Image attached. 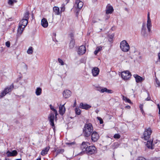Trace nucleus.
Masks as SVG:
<instances>
[{
	"label": "nucleus",
	"mask_w": 160,
	"mask_h": 160,
	"mask_svg": "<svg viewBox=\"0 0 160 160\" xmlns=\"http://www.w3.org/2000/svg\"><path fill=\"white\" fill-rule=\"evenodd\" d=\"M93 131L92 124L91 123H86L83 128L82 133L84 137H88L91 135Z\"/></svg>",
	"instance_id": "nucleus-1"
},
{
	"label": "nucleus",
	"mask_w": 160,
	"mask_h": 160,
	"mask_svg": "<svg viewBox=\"0 0 160 160\" xmlns=\"http://www.w3.org/2000/svg\"><path fill=\"white\" fill-rule=\"evenodd\" d=\"M50 108L53 111V112H51L48 116V120L50 122V124L52 127H54L55 125L54 122V114H55L56 118L58 115L57 111L54 108L53 106L51 105H50Z\"/></svg>",
	"instance_id": "nucleus-2"
},
{
	"label": "nucleus",
	"mask_w": 160,
	"mask_h": 160,
	"mask_svg": "<svg viewBox=\"0 0 160 160\" xmlns=\"http://www.w3.org/2000/svg\"><path fill=\"white\" fill-rule=\"evenodd\" d=\"M120 47L122 50L124 52H127L130 49V46L125 40H123L121 42Z\"/></svg>",
	"instance_id": "nucleus-3"
},
{
	"label": "nucleus",
	"mask_w": 160,
	"mask_h": 160,
	"mask_svg": "<svg viewBox=\"0 0 160 160\" xmlns=\"http://www.w3.org/2000/svg\"><path fill=\"white\" fill-rule=\"evenodd\" d=\"M152 133L151 129L150 128H146L143 133V138L145 140H148L150 137V135Z\"/></svg>",
	"instance_id": "nucleus-4"
},
{
	"label": "nucleus",
	"mask_w": 160,
	"mask_h": 160,
	"mask_svg": "<svg viewBox=\"0 0 160 160\" xmlns=\"http://www.w3.org/2000/svg\"><path fill=\"white\" fill-rule=\"evenodd\" d=\"M13 88L12 85L5 88L4 90L0 93V98L4 96L6 94L11 92Z\"/></svg>",
	"instance_id": "nucleus-5"
},
{
	"label": "nucleus",
	"mask_w": 160,
	"mask_h": 160,
	"mask_svg": "<svg viewBox=\"0 0 160 160\" xmlns=\"http://www.w3.org/2000/svg\"><path fill=\"white\" fill-rule=\"evenodd\" d=\"M131 76L130 73L128 71L122 72L121 73L122 78L124 80H128L130 78Z\"/></svg>",
	"instance_id": "nucleus-6"
},
{
	"label": "nucleus",
	"mask_w": 160,
	"mask_h": 160,
	"mask_svg": "<svg viewBox=\"0 0 160 160\" xmlns=\"http://www.w3.org/2000/svg\"><path fill=\"white\" fill-rule=\"evenodd\" d=\"M96 149V148L94 146H89L87 148L85 152L88 154H92L95 152Z\"/></svg>",
	"instance_id": "nucleus-7"
},
{
	"label": "nucleus",
	"mask_w": 160,
	"mask_h": 160,
	"mask_svg": "<svg viewBox=\"0 0 160 160\" xmlns=\"http://www.w3.org/2000/svg\"><path fill=\"white\" fill-rule=\"evenodd\" d=\"M98 134L95 131H94L91 135V139L92 141L95 142L99 138Z\"/></svg>",
	"instance_id": "nucleus-8"
},
{
	"label": "nucleus",
	"mask_w": 160,
	"mask_h": 160,
	"mask_svg": "<svg viewBox=\"0 0 160 160\" xmlns=\"http://www.w3.org/2000/svg\"><path fill=\"white\" fill-rule=\"evenodd\" d=\"M86 51V47L82 45L79 47L78 53L79 55H82L85 53Z\"/></svg>",
	"instance_id": "nucleus-9"
},
{
	"label": "nucleus",
	"mask_w": 160,
	"mask_h": 160,
	"mask_svg": "<svg viewBox=\"0 0 160 160\" xmlns=\"http://www.w3.org/2000/svg\"><path fill=\"white\" fill-rule=\"evenodd\" d=\"M114 11L113 7L110 4H108L106 8V13L107 14H111Z\"/></svg>",
	"instance_id": "nucleus-10"
},
{
	"label": "nucleus",
	"mask_w": 160,
	"mask_h": 160,
	"mask_svg": "<svg viewBox=\"0 0 160 160\" xmlns=\"http://www.w3.org/2000/svg\"><path fill=\"white\" fill-rule=\"evenodd\" d=\"M147 26L148 32H150L151 31V28L152 27V24L150 18L149 13H148V20L147 21Z\"/></svg>",
	"instance_id": "nucleus-11"
},
{
	"label": "nucleus",
	"mask_w": 160,
	"mask_h": 160,
	"mask_svg": "<svg viewBox=\"0 0 160 160\" xmlns=\"http://www.w3.org/2000/svg\"><path fill=\"white\" fill-rule=\"evenodd\" d=\"M92 72L94 77L97 76L99 73V69L97 67H94L92 69Z\"/></svg>",
	"instance_id": "nucleus-12"
},
{
	"label": "nucleus",
	"mask_w": 160,
	"mask_h": 160,
	"mask_svg": "<svg viewBox=\"0 0 160 160\" xmlns=\"http://www.w3.org/2000/svg\"><path fill=\"white\" fill-rule=\"evenodd\" d=\"M60 105L59 107V112L60 115H63L65 113L66 111V109L64 107V105Z\"/></svg>",
	"instance_id": "nucleus-13"
},
{
	"label": "nucleus",
	"mask_w": 160,
	"mask_h": 160,
	"mask_svg": "<svg viewBox=\"0 0 160 160\" xmlns=\"http://www.w3.org/2000/svg\"><path fill=\"white\" fill-rule=\"evenodd\" d=\"M91 106L85 103L81 102L80 104V108L82 109L88 110L91 108Z\"/></svg>",
	"instance_id": "nucleus-14"
},
{
	"label": "nucleus",
	"mask_w": 160,
	"mask_h": 160,
	"mask_svg": "<svg viewBox=\"0 0 160 160\" xmlns=\"http://www.w3.org/2000/svg\"><path fill=\"white\" fill-rule=\"evenodd\" d=\"M88 143L87 142H83L82 143L81 146V148L82 150V152H85L87 150V148H88V145L87 144Z\"/></svg>",
	"instance_id": "nucleus-15"
},
{
	"label": "nucleus",
	"mask_w": 160,
	"mask_h": 160,
	"mask_svg": "<svg viewBox=\"0 0 160 160\" xmlns=\"http://www.w3.org/2000/svg\"><path fill=\"white\" fill-rule=\"evenodd\" d=\"M18 154L17 152L15 150H13L12 152L8 151L6 152V154L8 157L15 156Z\"/></svg>",
	"instance_id": "nucleus-16"
},
{
	"label": "nucleus",
	"mask_w": 160,
	"mask_h": 160,
	"mask_svg": "<svg viewBox=\"0 0 160 160\" xmlns=\"http://www.w3.org/2000/svg\"><path fill=\"white\" fill-rule=\"evenodd\" d=\"M71 92L70 90H66L64 91L63 96L64 98H68L71 96Z\"/></svg>",
	"instance_id": "nucleus-17"
},
{
	"label": "nucleus",
	"mask_w": 160,
	"mask_h": 160,
	"mask_svg": "<svg viewBox=\"0 0 160 160\" xmlns=\"http://www.w3.org/2000/svg\"><path fill=\"white\" fill-rule=\"evenodd\" d=\"M83 5V2L80 0H76L75 5L79 9L81 8Z\"/></svg>",
	"instance_id": "nucleus-18"
},
{
	"label": "nucleus",
	"mask_w": 160,
	"mask_h": 160,
	"mask_svg": "<svg viewBox=\"0 0 160 160\" xmlns=\"http://www.w3.org/2000/svg\"><path fill=\"white\" fill-rule=\"evenodd\" d=\"M42 26L44 28H47L48 25V23L47 19L45 18L42 19L41 22Z\"/></svg>",
	"instance_id": "nucleus-19"
},
{
	"label": "nucleus",
	"mask_w": 160,
	"mask_h": 160,
	"mask_svg": "<svg viewBox=\"0 0 160 160\" xmlns=\"http://www.w3.org/2000/svg\"><path fill=\"white\" fill-rule=\"evenodd\" d=\"M75 44V40L73 37H71V40L69 43V47L70 49L73 48L74 47Z\"/></svg>",
	"instance_id": "nucleus-20"
},
{
	"label": "nucleus",
	"mask_w": 160,
	"mask_h": 160,
	"mask_svg": "<svg viewBox=\"0 0 160 160\" xmlns=\"http://www.w3.org/2000/svg\"><path fill=\"white\" fill-rule=\"evenodd\" d=\"M28 23V20L23 18L20 22L19 24L25 28Z\"/></svg>",
	"instance_id": "nucleus-21"
},
{
	"label": "nucleus",
	"mask_w": 160,
	"mask_h": 160,
	"mask_svg": "<svg viewBox=\"0 0 160 160\" xmlns=\"http://www.w3.org/2000/svg\"><path fill=\"white\" fill-rule=\"evenodd\" d=\"M134 77L136 79V81L137 82H139L142 81L144 79L143 78L138 75L135 74L133 75Z\"/></svg>",
	"instance_id": "nucleus-22"
},
{
	"label": "nucleus",
	"mask_w": 160,
	"mask_h": 160,
	"mask_svg": "<svg viewBox=\"0 0 160 160\" xmlns=\"http://www.w3.org/2000/svg\"><path fill=\"white\" fill-rule=\"evenodd\" d=\"M53 10L55 15H59L61 13L59 8L58 7L54 6L53 7Z\"/></svg>",
	"instance_id": "nucleus-23"
},
{
	"label": "nucleus",
	"mask_w": 160,
	"mask_h": 160,
	"mask_svg": "<svg viewBox=\"0 0 160 160\" xmlns=\"http://www.w3.org/2000/svg\"><path fill=\"white\" fill-rule=\"evenodd\" d=\"M101 92L103 93L105 92L108 93H112L113 92L112 90L108 89L105 88H103L101 89Z\"/></svg>",
	"instance_id": "nucleus-24"
},
{
	"label": "nucleus",
	"mask_w": 160,
	"mask_h": 160,
	"mask_svg": "<svg viewBox=\"0 0 160 160\" xmlns=\"http://www.w3.org/2000/svg\"><path fill=\"white\" fill-rule=\"evenodd\" d=\"M49 148L46 147L43 149L41 152V154L42 156H44L47 153L48 151L49 150Z\"/></svg>",
	"instance_id": "nucleus-25"
},
{
	"label": "nucleus",
	"mask_w": 160,
	"mask_h": 160,
	"mask_svg": "<svg viewBox=\"0 0 160 160\" xmlns=\"http://www.w3.org/2000/svg\"><path fill=\"white\" fill-rule=\"evenodd\" d=\"M24 28H24V26H22L19 24V26L18 29V33L20 34H21L23 31Z\"/></svg>",
	"instance_id": "nucleus-26"
},
{
	"label": "nucleus",
	"mask_w": 160,
	"mask_h": 160,
	"mask_svg": "<svg viewBox=\"0 0 160 160\" xmlns=\"http://www.w3.org/2000/svg\"><path fill=\"white\" fill-rule=\"evenodd\" d=\"M147 147L149 148L152 149H153V146L152 145V141H148L146 144Z\"/></svg>",
	"instance_id": "nucleus-27"
},
{
	"label": "nucleus",
	"mask_w": 160,
	"mask_h": 160,
	"mask_svg": "<svg viewBox=\"0 0 160 160\" xmlns=\"http://www.w3.org/2000/svg\"><path fill=\"white\" fill-rule=\"evenodd\" d=\"M42 91V89L40 88H37L35 93L37 96H39L41 94Z\"/></svg>",
	"instance_id": "nucleus-28"
},
{
	"label": "nucleus",
	"mask_w": 160,
	"mask_h": 160,
	"mask_svg": "<svg viewBox=\"0 0 160 160\" xmlns=\"http://www.w3.org/2000/svg\"><path fill=\"white\" fill-rule=\"evenodd\" d=\"M29 13L28 11H27L24 14L23 18L28 20L29 19Z\"/></svg>",
	"instance_id": "nucleus-29"
},
{
	"label": "nucleus",
	"mask_w": 160,
	"mask_h": 160,
	"mask_svg": "<svg viewBox=\"0 0 160 160\" xmlns=\"http://www.w3.org/2000/svg\"><path fill=\"white\" fill-rule=\"evenodd\" d=\"M75 112L77 115H79L81 114V111L78 108H76L75 109Z\"/></svg>",
	"instance_id": "nucleus-30"
},
{
	"label": "nucleus",
	"mask_w": 160,
	"mask_h": 160,
	"mask_svg": "<svg viewBox=\"0 0 160 160\" xmlns=\"http://www.w3.org/2000/svg\"><path fill=\"white\" fill-rule=\"evenodd\" d=\"M123 97V99L126 102H128L130 103H132L131 102V101L130 100L126 97H125L124 96H122Z\"/></svg>",
	"instance_id": "nucleus-31"
},
{
	"label": "nucleus",
	"mask_w": 160,
	"mask_h": 160,
	"mask_svg": "<svg viewBox=\"0 0 160 160\" xmlns=\"http://www.w3.org/2000/svg\"><path fill=\"white\" fill-rule=\"evenodd\" d=\"M27 53L29 54H32L33 52V48L31 47H30L28 49Z\"/></svg>",
	"instance_id": "nucleus-32"
},
{
	"label": "nucleus",
	"mask_w": 160,
	"mask_h": 160,
	"mask_svg": "<svg viewBox=\"0 0 160 160\" xmlns=\"http://www.w3.org/2000/svg\"><path fill=\"white\" fill-rule=\"evenodd\" d=\"M113 36L114 35L113 34L109 35L108 36V41L110 42H112V41Z\"/></svg>",
	"instance_id": "nucleus-33"
},
{
	"label": "nucleus",
	"mask_w": 160,
	"mask_h": 160,
	"mask_svg": "<svg viewBox=\"0 0 160 160\" xmlns=\"http://www.w3.org/2000/svg\"><path fill=\"white\" fill-rule=\"evenodd\" d=\"M100 51V47H97L95 51L94 52V54L95 55H96L98 52Z\"/></svg>",
	"instance_id": "nucleus-34"
},
{
	"label": "nucleus",
	"mask_w": 160,
	"mask_h": 160,
	"mask_svg": "<svg viewBox=\"0 0 160 160\" xmlns=\"http://www.w3.org/2000/svg\"><path fill=\"white\" fill-rule=\"evenodd\" d=\"M17 0H9L8 2V3L10 5H12L14 3L17 2Z\"/></svg>",
	"instance_id": "nucleus-35"
},
{
	"label": "nucleus",
	"mask_w": 160,
	"mask_h": 160,
	"mask_svg": "<svg viewBox=\"0 0 160 160\" xmlns=\"http://www.w3.org/2000/svg\"><path fill=\"white\" fill-rule=\"evenodd\" d=\"M143 105L142 104H140V105L139 108H140V110L141 112H142V114L144 115V112L143 109Z\"/></svg>",
	"instance_id": "nucleus-36"
},
{
	"label": "nucleus",
	"mask_w": 160,
	"mask_h": 160,
	"mask_svg": "<svg viewBox=\"0 0 160 160\" xmlns=\"http://www.w3.org/2000/svg\"><path fill=\"white\" fill-rule=\"evenodd\" d=\"M58 62H59V63L61 65H63L65 64V63L63 61L62 59L60 58H58Z\"/></svg>",
	"instance_id": "nucleus-37"
},
{
	"label": "nucleus",
	"mask_w": 160,
	"mask_h": 160,
	"mask_svg": "<svg viewBox=\"0 0 160 160\" xmlns=\"http://www.w3.org/2000/svg\"><path fill=\"white\" fill-rule=\"evenodd\" d=\"M146 30V28H145V25H143L142 29V32H143V34H145V33Z\"/></svg>",
	"instance_id": "nucleus-38"
},
{
	"label": "nucleus",
	"mask_w": 160,
	"mask_h": 160,
	"mask_svg": "<svg viewBox=\"0 0 160 160\" xmlns=\"http://www.w3.org/2000/svg\"><path fill=\"white\" fill-rule=\"evenodd\" d=\"M113 137L115 139H119L120 138V135L118 134H116L114 135Z\"/></svg>",
	"instance_id": "nucleus-39"
},
{
	"label": "nucleus",
	"mask_w": 160,
	"mask_h": 160,
	"mask_svg": "<svg viewBox=\"0 0 160 160\" xmlns=\"http://www.w3.org/2000/svg\"><path fill=\"white\" fill-rule=\"evenodd\" d=\"M64 151L63 149H60L57 150V153L58 154L62 153L64 152Z\"/></svg>",
	"instance_id": "nucleus-40"
},
{
	"label": "nucleus",
	"mask_w": 160,
	"mask_h": 160,
	"mask_svg": "<svg viewBox=\"0 0 160 160\" xmlns=\"http://www.w3.org/2000/svg\"><path fill=\"white\" fill-rule=\"evenodd\" d=\"M94 87L95 89L98 91H99L100 90V87L99 86H98L97 85H95Z\"/></svg>",
	"instance_id": "nucleus-41"
},
{
	"label": "nucleus",
	"mask_w": 160,
	"mask_h": 160,
	"mask_svg": "<svg viewBox=\"0 0 160 160\" xmlns=\"http://www.w3.org/2000/svg\"><path fill=\"white\" fill-rule=\"evenodd\" d=\"M5 45H6V46L7 47H10V42H9V41H8V42H7L6 43H5Z\"/></svg>",
	"instance_id": "nucleus-42"
},
{
	"label": "nucleus",
	"mask_w": 160,
	"mask_h": 160,
	"mask_svg": "<svg viewBox=\"0 0 160 160\" xmlns=\"http://www.w3.org/2000/svg\"><path fill=\"white\" fill-rule=\"evenodd\" d=\"M137 160H146L144 158L142 157H139Z\"/></svg>",
	"instance_id": "nucleus-43"
},
{
	"label": "nucleus",
	"mask_w": 160,
	"mask_h": 160,
	"mask_svg": "<svg viewBox=\"0 0 160 160\" xmlns=\"http://www.w3.org/2000/svg\"><path fill=\"white\" fill-rule=\"evenodd\" d=\"M66 144L67 145H69L70 146V145H72L74 144H75V142H72L71 143L67 142L66 143Z\"/></svg>",
	"instance_id": "nucleus-44"
},
{
	"label": "nucleus",
	"mask_w": 160,
	"mask_h": 160,
	"mask_svg": "<svg viewBox=\"0 0 160 160\" xmlns=\"http://www.w3.org/2000/svg\"><path fill=\"white\" fill-rule=\"evenodd\" d=\"M105 19L107 20L110 17V15H108V14H106L105 15Z\"/></svg>",
	"instance_id": "nucleus-45"
},
{
	"label": "nucleus",
	"mask_w": 160,
	"mask_h": 160,
	"mask_svg": "<svg viewBox=\"0 0 160 160\" xmlns=\"http://www.w3.org/2000/svg\"><path fill=\"white\" fill-rule=\"evenodd\" d=\"M61 11H60V12L61 13L62 12H63L65 10V7L64 6H62V7L61 8Z\"/></svg>",
	"instance_id": "nucleus-46"
},
{
	"label": "nucleus",
	"mask_w": 160,
	"mask_h": 160,
	"mask_svg": "<svg viewBox=\"0 0 160 160\" xmlns=\"http://www.w3.org/2000/svg\"><path fill=\"white\" fill-rule=\"evenodd\" d=\"M76 101L75 100L74 102V104H73V107H74L76 106Z\"/></svg>",
	"instance_id": "nucleus-47"
},
{
	"label": "nucleus",
	"mask_w": 160,
	"mask_h": 160,
	"mask_svg": "<svg viewBox=\"0 0 160 160\" xmlns=\"http://www.w3.org/2000/svg\"><path fill=\"white\" fill-rule=\"evenodd\" d=\"M156 83L157 84V85H158V86H160V83H159V82L158 81H156Z\"/></svg>",
	"instance_id": "nucleus-48"
},
{
	"label": "nucleus",
	"mask_w": 160,
	"mask_h": 160,
	"mask_svg": "<svg viewBox=\"0 0 160 160\" xmlns=\"http://www.w3.org/2000/svg\"><path fill=\"white\" fill-rule=\"evenodd\" d=\"M151 98L150 97H148L146 98V100L147 101H149L150 100Z\"/></svg>",
	"instance_id": "nucleus-49"
},
{
	"label": "nucleus",
	"mask_w": 160,
	"mask_h": 160,
	"mask_svg": "<svg viewBox=\"0 0 160 160\" xmlns=\"http://www.w3.org/2000/svg\"><path fill=\"white\" fill-rule=\"evenodd\" d=\"M103 123V121L102 120L101 118V124H102Z\"/></svg>",
	"instance_id": "nucleus-50"
},
{
	"label": "nucleus",
	"mask_w": 160,
	"mask_h": 160,
	"mask_svg": "<svg viewBox=\"0 0 160 160\" xmlns=\"http://www.w3.org/2000/svg\"><path fill=\"white\" fill-rule=\"evenodd\" d=\"M99 112V110H96L95 111V112L97 114L98 112Z\"/></svg>",
	"instance_id": "nucleus-51"
},
{
	"label": "nucleus",
	"mask_w": 160,
	"mask_h": 160,
	"mask_svg": "<svg viewBox=\"0 0 160 160\" xmlns=\"http://www.w3.org/2000/svg\"><path fill=\"white\" fill-rule=\"evenodd\" d=\"M97 118L98 119V120L100 121V117H97Z\"/></svg>",
	"instance_id": "nucleus-52"
},
{
	"label": "nucleus",
	"mask_w": 160,
	"mask_h": 160,
	"mask_svg": "<svg viewBox=\"0 0 160 160\" xmlns=\"http://www.w3.org/2000/svg\"><path fill=\"white\" fill-rule=\"evenodd\" d=\"M157 106H158V109H159V108H160V105H159V104H158L157 105Z\"/></svg>",
	"instance_id": "nucleus-53"
},
{
	"label": "nucleus",
	"mask_w": 160,
	"mask_h": 160,
	"mask_svg": "<svg viewBox=\"0 0 160 160\" xmlns=\"http://www.w3.org/2000/svg\"><path fill=\"white\" fill-rule=\"evenodd\" d=\"M37 160H41V158L40 157H39L38 158Z\"/></svg>",
	"instance_id": "nucleus-54"
},
{
	"label": "nucleus",
	"mask_w": 160,
	"mask_h": 160,
	"mask_svg": "<svg viewBox=\"0 0 160 160\" xmlns=\"http://www.w3.org/2000/svg\"><path fill=\"white\" fill-rule=\"evenodd\" d=\"M127 107L128 108H130V107L129 106H128L126 107Z\"/></svg>",
	"instance_id": "nucleus-55"
},
{
	"label": "nucleus",
	"mask_w": 160,
	"mask_h": 160,
	"mask_svg": "<svg viewBox=\"0 0 160 160\" xmlns=\"http://www.w3.org/2000/svg\"><path fill=\"white\" fill-rule=\"evenodd\" d=\"M159 112H158V114L160 115V108H159Z\"/></svg>",
	"instance_id": "nucleus-56"
},
{
	"label": "nucleus",
	"mask_w": 160,
	"mask_h": 160,
	"mask_svg": "<svg viewBox=\"0 0 160 160\" xmlns=\"http://www.w3.org/2000/svg\"><path fill=\"white\" fill-rule=\"evenodd\" d=\"M16 160H21L20 159H17Z\"/></svg>",
	"instance_id": "nucleus-57"
},
{
	"label": "nucleus",
	"mask_w": 160,
	"mask_h": 160,
	"mask_svg": "<svg viewBox=\"0 0 160 160\" xmlns=\"http://www.w3.org/2000/svg\"><path fill=\"white\" fill-rule=\"evenodd\" d=\"M5 160H9V159H5Z\"/></svg>",
	"instance_id": "nucleus-58"
},
{
	"label": "nucleus",
	"mask_w": 160,
	"mask_h": 160,
	"mask_svg": "<svg viewBox=\"0 0 160 160\" xmlns=\"http://www.w3.org/2000/svg\"><path fill=\"white\" fill-rule=\"evenodd\" d=\"M66 0V1H67V2H68V1H69V0Z\"/></svg>",
	"instance_id": "nucleus-59"
}]
</instances>
